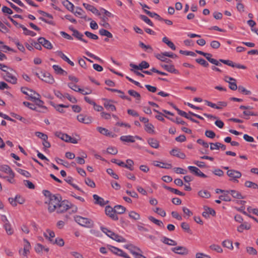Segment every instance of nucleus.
Wrapping results in <instances>:
<instances>
[{
	"instance_id": "1",
	"label": "nucleus",
	"mask_w": 258,
	"mask_h": 258,
	"mask_svg": "<svg viewBox=\"0 0 258 258\" xmlns=\"http://www.w3.org/2000/svg\"><path fill=\"white\" fill-rule=\"evenodd\" d=\"M61 197L59 195H55L51 196L48 202L45 203L48 204V210L49 213H52L55 211L60 201H61Z\"/></svg>"
},
{
	"instance_id": "2",
	"label": "nucleus",
	"mask_w": 258,
	"mask_h": 258,
	"mask_svg": "<svg viewBox=\"0 0 258 258\" xmlns=\"http://www.w3.org/2000/svg\"><path fill=\"white\" fill-rule=\"evenodd\" d=\"M213 64L217 66H221L222 64L220 62H221L223 63L224 64H227L229 66L232 67L233 68H237L238 69H246V67L245 66L240 64H237L234 63L232 61L229 60H225L220 59H219V61H218L216 59H214V60H212Z\"/></svg>"
},
{
	"instance_id": "3",
	"label": "nucleus",
	"mask_w": 258,
	"mask_h": 258,
	"mask_svg": "<svg viewBox=\"0 0 258 258\" xmlns=\"http://www.w3.org/2000/svg\"><path fill=\"white\" fill-rule=\"evenodd\" d=\"M75 221L82 226L87 228H92L94 226L93 221L87 218H84L80 216L77 215L74 217Z\"/></svg>"
},
{
	"instance_id": "4",
	"label": "nucleus",
	"mask_w": 258,
	"mask_h": 258,
	"mask_svg": "<svg viewBox=\"0 0 258 258\" xmlns=\"http://www.w3.org/2000/svg\"><path fill=\"white\" fill-rule=\"evenodd\" d=\"M35 75L42 81L52 84L54 82V79L52 76L48 72H41V76L38 73H35Z\"/></svg>"
},
{
	"instance_id": "5",
	"label": "nucleus",
	"mask_w": 258,
	"mask_h": 258,
	"mask_svg": "<svg viewBox=\"0 0 258 258\" xmlns=\"http://www.w3.org/2000/svg\"><path fill=\"white\" fill-rule=\"evenodd\" d=\"M69 202L67 200L60 201L55 211L58 214L63 213L69 209Z\"/></svg>"
},
{
	"instance_id": "6",
	"label": "nucleus",
	"mask_w": 258,
	"mask_h": 258,
	"mask_svg": "<svg viewBox=\"0 0 258 258\" xmlns=\"http://www.w3.org/2000/svg\"><path fill=\"white\" fill-rule=\"evenodd\" d=\"M205 102L208 106L217 109H222L223 107H225L227 105V102L225 101H218L217 104L208 100H205Z\"/></svg>"
},
{
	"instance_id": "7",
	"label": "nucleus",
	"mask_w": 258,
	"mask_h": 258,
	"mask_svg": "<svg viewBox=\"0 0 258 258\" xmlns=\"http://www.w3.org/2000/svg\"><path fill=\"white\" fill-rule=\"evenodd\" d=\"M171 250L176 254L185 255L188 253V249L182 246H178L171 248Z\"/></svg>"
},
{
	"instance_id": "8",
	"label": "nucleus",
	"mask_w": 258,
	"mask_h": 258,
	"mask_svg": "<svg viewBox=\"0 0 258 258\" xmlns=\"http://www.w3.org/2000/svg\"><path fill=\"white\" fill-rule=\"evenodd\" d=\"M227 174L229 177L231 178V179H230V180L233 179L237 181L236 179L240 178L241 176L240 172L233 169L228 170Z\"/></svg>"
},
{
	"instance_id": "9",
	"label": "nucleus",
	"mask_w": 258,
	"mask_h": 258,
	"mask_svg": "<svg viewBox=\"0 0 258 258\" xmlns=\"http://www.w3.org/2000/svg\"><path fill=\"white\" fill-rule=\"evenodd\" d=\"M130 67L135 70H140L142 71H143V69L149 68L150 65L149 63L146 61L143 60L139 65H137L134 63H130Z\"/></svg>"
},
{
	"instance_id": "10",
	"label": "nucleus",
	"mask_w": 258,
	"mask_h": 258,
	"mask_svg": "<svg viewBox=\"0 0 258 258\" xmlns=\"http://www.w3.org/2000/svg\"><path fill=\"white\" fill-rule=\"evenodd\" d=\"M188 169L191 173L194 174L197 176H199L203 178H206L207 176L203 173L197 167L192 166H189Z\"/></svg>"
},
{
	"instance_id": "11",
	"label": "nucleus",
	"mask_w": 258,
	"mask_h": 258,
	"mask_svg": "<svg viewBox=\"0 0 258 258\" xmlns=\"http://www.w3.org/2000/svg\"><path fill=\"white\" fill-rule=\"evenodd\" d=\"M9 201L13 207H16L17 205V203L23 204L25 202V199L20 196L17 195L14 199L10 198Z\"/></svg>"
},
{
	"instance_id": "12",
	"label": "nucleus",
	"mask_w": 258,
	"mask_h": 258,
	"mask_svg": "<svg viewBox=\"0 0 258 258\" xmlns=\"http://www.w3.org/2000/svg\"><path fill=\"white\" fill-rule=\"evenodd\" d=\"M105 213L107 215L111 218L113 220H116L118 219L116 212H115V208H112L110 206H107L105 208Z\"/></svg>"
},
{
	"instance_id": "13",
	"label": "nucleus",
	"mask_w": 258,
	"mask_h": 258,
	"mask_svg": "<svg viewBox=\"0 0 258 258\" xmlns=\"http://www.w3.org/2000/svg\"><path fill=\"white\" fill-rule=\"evenodd\" d=\"M204 209L205 211L203 212L202 215L205 218H209L210 217V215H211L212 216H215L216 212L214 209L209 208L208 206H204Z\"/></svg>"
},
{
	"instance_id": "14",
	"label": "nucleus",
	"mask_w": 258,
	"mask_h": 258,
	"mask_svg": "<svg viewBox=\"0 0 258 258\" xmlns=\"http://www.w3.org/2000/svg\"><path fill=\"white\" fill-rule=\"evenodd\" d=\"M130 253H131L135 258H137L140 254L143 253V251L139 247L130 244Z\"/></svg>"
},
{
	"instance_id": "15",
	"label": "nucleus",
	"mask_w": 258,
	"mask_h": 258,
	"mask_svg": "<svg viewBox=\"0 0 258 258\" xmlns=\"http://www.w3.org/2000/svg\"><path fill=\"white\" fill-rule=\"evenodd\" d=\"M38 41L45 48L48 49H51L52 48V45L51 43L47 40L45 39L44 37H40L38 39Z\"/></svg>"
},
{
	"instance_id": "16",
	"label": "nucleus",
	"mask_w": 258,
	"mask_h": 258,
	"mask_svg": "<svg viewBox=\"0 0 258 258\" xmlns=\"http://www.w3.org/2000/svg\"><path fill=\"white\" fill-rule=\"evenodd\" d=\"M170 154L180 159H184L186 157L184 153L181 152L178 149H173L170 151Z\"/></svg>"
},
{
	"instance_id": "17",
	"label": "nucleus",
	"mask_w": 258,
	"mask_h": 258,
	"mask_svg": "<svg viewBox=\"0 0 258 258\" xmlns=\"http://www.w3.org/2000/svg\"><path fill=\"white\" fill-rule=\"evenodd\" d=\"M77 119L79 121L86 124L90 123L91 122V117L84 115L83 114L78 115Z\"/></svg>"
},
{
	"instance_id": "18",
	"label": "nucleus",
	"mask_w": 258,
	"mask_h": 258,
	"mask_svg": "<svg viewBox=\"0 0 258 258\" xmlns=\"http://www.w3.org/2000/svg\"><path fill=\"white\" fill-rule=\"evenodd\" d=\"M153 164L155 166L159 167L165 168V169H170L172 167V166L171 164L165 163L163 162H158L157 161H154Z\"/></svg>"
},
{
	"instance_id": "19",
	"label": "nucleus",
	"mask_w": 258,
	"mask_h": 258,
	"mask_svg": "<svg viewBox=\"0 0 258 258\" xmlns=\"http://www.w3.org/2000/svg\"><path fill=\"white\" fill-rule=\"evenodd\" d=\"M83 5L87 10L91 11L93 14H95L98 15H100L98 10L96 8H95L93 6H92L91 5H89V4H88L86 3H83Z\"/></svg>"
},
{
	"instance_id": "20",
	"label": "nucleus",
	"mask_w": 258,
	"mask_h": 258,
	"mask_svg": "<svg viewBox=\"0 0 258 258\" xmlns=\"http://www.w3.org/2000/svg\"><path fill=\"white\" fill-rule=\"evenodd\" d=\"M104 106L107 110L109 111H113L116 109L115 106L111 103V100L105 99V102L104 103Z\"/></svg>"
},
{
	"instance_id": "21",
	"label": "nucleus",
	"mask_w": 258,
	"mask_h": 258,
	"mask_svg": "<svg viewBox=\"0 0 258 258\" xmlns=\"http://www.w3.org/2000/svg\"><path fill=\"white\" fill-rule=\"evenodd\" d=\"M93 199L95 201L94 204L96 205H99L100 206H103L105 205V202L104 199L97 195H94L93 196Z\"/></svg>"
},
{
	"instance_id": "22",
	"label": "nucleus",
	"mask_w": 258,
	"mask_h": 258,
	"mask_svg": "<svg viewBox=\"0 0 258 258\" xmlns=\"http://www.w3.org/2000/svg\"><path fill=\"white\" fill-rule=\"evenodd\" d=\"M5 79L7 82H9L13 84H15L17 83V78L9 72H7Z\"/></svg>"
},
{
	"instance_id": "23",
	"label": "nucleus",
	"mask_w": 258,
	"mask_h": 258,
	"mask_svg": "<svg viewBox=\"0 0 258 258\" xmlns=\"http://www.w3.org/2000/svg\"><path fill=\"white\" fill-rule=\"evenodd\" d=\"M56 53L57 55L60 57L63 60L67 61L71 66H74V63L71 61L67 56H66L62 51H58Z\"/></svg>"
},
{
	"instance_id": "24",
	"label": "nucleus",
	"mask_w": 258,
	"mask_h": 258,
	"mask_svg": "<svg viewBox=\"0 0 258 258\" xmlns=\"http://www.w3.org/2000/svg\"><path fill=\"white\" fill-rule=\"evenodd\" d=\"M27 96H28L29 97L28 99L31 100L32 101H33L34 100V99H36V97L40 96L38 93L31 89H29Z\"/></svg>"
},
{
	"instance_id": "25",
	"label": "nucleus",
	"mask_w": 258,
	"mask_h": 258,
	"mask_svg": "<svg viewBox=\"0 0 258 258\" xmlns=\"http://www.w3.org/2000/svg\"><path fill=\"white\" fill-rule=\"evenodd\" d=\"M139 46L148 53H152L153 51L152 47L149 45H146L143 42H139Z\"/></svg>"
},
{
	"instance_id": "26",
	"label": "nucleus",
	"mask_w": 258,
	"mask_h": 258,
	"mask_svg": "<svg viewBox=\"0 0 258 258\" xmlns=\"http://www.w3.org/2000/svg\"><path fill=\"white\" fill-rule=\"evenodd\" d=\"M148 144L152 147L155 149L159 148V142L154 138H150L148 140Z\"/></svg>"
},
{
	"instance_id": "27",
	"label": "nucleus",
	"mask_w": 258,
	"mask_h": 258,
	"mask_svg": "<svg viewBox=\"0 0 258 258\" xmlns=\"http://www.w3.org/2000/svg\"><path fill=\"white\" fill-rule=\"evenodd\" d=\"M72 35L77 38L78 39L85 42L87 43V40L83 38V35L81 34L80 32H79L77 30H74V33H73Z\"/></svg>"
},
{
	"instance_id": "28",
	"label": "nucleus",
	"mask_w": 258,
	"mask_h": 258,
	"mask_svg": "<svg viewBox=\"0 0 258 258\" xmlns=\"http://www.w3.org/2000/svg\"><path fill=\"white\" fill-rule=\"evenodd\" d=\"M52 68L53 70H54L55 72L59 75H67V72L62 69L60 67H59L58 65H53L52 66Z\"/></svg>"
},
{
	"instance_id": "29",
	"label": "nucleus",
	"mask_w": 258,
	"mask_h": 258,
	"mask_svg": "<svg viewBox=\"0 0 258 258\" xmlns=\"http://www.w3.org/2000/svg\"><path fill=\"white\" fill-rule=\"evenodd\" d=\"M0 170L8 174L13 172L12 169L8 165H0Z\"/></svg>"
},
{
	"instance_id": "30",
	"label": "nucleus",
	"mask_w": 258,
	"mask_h": 258,
	"mask_svg": "<svg viewBox=\"0 0 258 258\" xmlns=\"http://www.w3.org/2000/svg\"><path fill=\"white\" fill-rule=\"evenodd\" d=\"M251 228V226L250 224H248L246 222H245L243 224H241L240 226L237 227V231L239 232L242 233L244 229L249 230Z\"/></svg>"
},
{
	"instance_id": "31",
	"label": "nucleus",
	"mask_w": 258,
	"mask_h": 258,
	"mask_svg": "<svg viewBox=\"0 0 258 258\" xmlns=\"http://www.w3.org/2000/svg\"><path fill=\"white\" fill-rule=\"evenodd\" d=\"M50 104L53 106L55 109L58 111V112L60 113H63V110L62 108H68L69 107L68 105H66L63 104H58V105H55L53 102H51Z\"/></svg>"
},
{
	"instance_id": "32",
	"label": "nucleus",
	"mask_w": 258,
	"mask_h": 258,
	"mask_svg": "<svg viewBox=\"0 0 258 258\" xmlns=\"http://www.w3.org/2000/svg\"><path fill=\"white\" fill-rule=\"evenodd\" d=\"M161 241L164 243L169 245H176L177 242L172 239H169L166 237H163V238L161 239Z\"/></svg>"
},
{
	"instance_id": "33",
	"label": "nucleus",
	"mask_w": 258,
	"mask_h": 258,
	"mask_svg": "<svg viewBox=\"0 0 258 258\" xmlns=\"http://www.w3.org/2000/svg\"><path fill=\"white\" fill-rule=\"evenodd\" d=\"M130 96H132L136 98V102L139 103L141 101V96L140 93L134 90H130Z\"/></svg>"
},
{
	"instance_id": "34",
	"label": "nucleus",
	"mask_w": 258,
	"mask_h": 258,
	"mask_svg": "<svg viewBox=\"0 0 258 258\" xmlns=\"http://www.w3.org/2000/svg\"><path fill=\"white\" fill-rule=\"evenodd\" d=\"M166 55H164V52L161 53L160 54H158L156 55V58L162 61L170 63L172 61L171 60L166 58Z\"/></svg>"
},
{
	"instance_id": "35",
	"label": "nucleus",
	"mask_w": 258,
	"mask_h": 258,
	"mask_svg": "<svg viewBox=\"0 0 258 258\" xmlns=\"http://www.w3.org/2000/svg\"><path fill=\"white\" fill-rule=\"evenodd\" d=\"M68 86L69 88H70L72 90H74L75 91L79 92L81 93V94H86V93H84L83 89L80 88L79 86L74 84L72 83H69Z\"/></svg>"
},
{
	"instance_id": "36",
	"label": "nucleus",
	"mask_w": 258,
	"mask_h": 258,
	"mask_svg": "<svg viewBox=\"0 0 258 258\" xmlns=\"http://www.w3.org/2000/svg\"><path fill=\"white\" fill-rule=\"evenodd\" d=\"M162 41L165 44H166L172 50H175L176 49V46H175L174 43L171 41H170L167 37H163L162 39Z\"/></svg>"
},
{
	"instance_id": "37",
	"label": "nucleus",
	"mask_w": 258,
	"mask_h": 258,
	"mask_svg": "<svg viewBox=\"0 0 258 258\" xmlns=\"http://www.w3.org/2000/svg\"><path fill=\"white\" fill-rule=\"evenodd\" d=\"M110 238L119 242H124L126 241L123 237L114 232Z\"/></svg>"
},
{
	"instance_id": "38",
	"label": "nucleus",
	"mask_w": 258,
	"mask_h": 258,
	"mask_svg": "<svg viewBox=\"0 0 258 258\" xmlns=\"http://www.w3.org/2000/svg\"><path fill=\"white\" fill-rule=\"evenodd\" d=\"M230 194L235 199H242L245 198L244 197H243L241 195L240 192L235 190H230Z\"/></svg>"
},
{
	"instance_id": "39",
	"label": "nucleus",
	"mask_w": 258,
	"mask_h": 258,
	"mask_svg": "<svg viewBox=\"0 0 258 258\" xmlns=\"http://www.w3.org/2000/svg\"><path fill=\"white\" fill-rule=\"evenodd\" d=\"M19 27L21 28L24 31V34L26 35H30L31 36H35L36 35V33L32 31L29 30L27 29L23 25H20Z\"/></svg>"
},
{
	"instance_id": "40",
	"label": "nucleus",
	"mask_w": 258,
	"mask_h": 258,
	"mask_svg": "<svg viewBox=\"0 0 258 258\" xmlns=\"http://www.w3.org/2000/svg\"><path fill=\"white\" fill-rule=\"evenodd\" d=\"M63 6L70 11L73 12L74 11V6L68 0H66L62 3Z\"/></svg>"
},
{
	"instance_id": "41",
	"label": "nucleus",
	"mask_w": 258,
	"mask_h": 258,
	"mask_svg": "<svg viewBox=\"0 0 258 258\" xmlns=\"http://www.w3.org/2000/svg\"><path fill=\"white\" fill-rule=\"evenodd\" d=\"M44 236L46 238H48L50 242V239H53L52 238L54 237L55 236V233L53 231L47 229L46 230V232L44 233Z\"/></svg>"
},
{
	"instance_id": "42",
	"label": "nucleus",
	"mask_w": 258,
	"mask_h": 258,
	"mask_svg": "<svg viewBox=\"0 0 258 258\" xmlns=\"http://www.w3.org/2000/svg\"><path fill=\"white\" fill-rule=\"evenodd\" d=\"M198 195L202 198L208 199L211 197V194L206 190H202L198 192Z\"/></svg>"
},
{
	"instance_id": "43",
	"label": "nucleus",
	"mask_w": 258,
	"mask_h": 258,
	"mask_svg": "<svg viewBox=\"0 0 258 258\" xmlns=\"http://www.w3.org/2000/svg\"><path fill=\"white\" fill-rule=\"evenodd\" d=\"M148 219L150 221H151V222H152L153 223H155V224H156L157 225H158L160 227H164V224L161 221L157 220L152 216H149L148 217Z\"/></svg>"
},
{
	"instance_id": "44",
	"label": "nucleus",
	"mask_w": 258,
	"mask_h": 258,
	"mask_svg": "<svg viewBox=\"0 0 258 258\" xmlns=\"http://www.w3.org/2000/svg\"><path fill=\"white\" fill-rule=\"evenodd\" d=\"M9 176H4V179H6L7 180L10 182V183H15V180L14 179L15 174L13 172L10 174H9Z\"/></svg>"
},
{
	"instance_id": "45",
	"label": "nucleus",
	"mask_w": 258,
	"mask_h": 258,
	"mask_svg": "<svg viewBox=\"0 0 258 258\" xmlns=\"http://www.w3.org/2000/svg\"><path fill=\"white\" fill-rule=\"evenodd\" d=\"M50 242L52 244H56L60 246H63L64 244L63 240L59 238H57L54 240L53 239H50Z\"/></svg>"
},
{
	"instance_id": "46",
	"label": "nucleus",
	"mask_w": 258,
	"mask_h": 258,
	"mask_svg": "<svg viewBox=\"0 0 258 258\" xmlns=\"http://www.w3.org/2000/svg\"><path fill=\"white\" fill-rule=\"evenodd\" d=\"M4 226L8 235H10L13 234L14 231L12 228L11 225L10 223L4 224Z\"/></svg>"
},
{
	"instance_id": "47",
	"label": "nucleus",
	"mask_w": 258,
	"mask_h": 258,
	"mask_svg": "<svg viewBox=\"0 0 258 258\" xmlns=\"http://www.w3.org/2000/svg\"><path fill=\"white\" fill-rule=\"evenodd\" d=\"M181 227L183 230L186 232L188 233L191 234L192 232L190 229L189 225L188 223L186 222H182L181 224Z\"/></svg>"
},
{
	"instance_id": "48",
	"label": "nucleus",
	"mask_w": 258,
	"mask_h": 258,
	"mask_svg": "<svg viewBox=\"0 0 258 258\" xmlns=\"http://www.w3.org/2000/svg\"><path fill=\"white\" fill-rule=\"evenodd\" d=\"M97 131L102 135L108 136L111 135V132H110L107 129L105 128H103L102 127H98Z\"/></svg>"
},
{
	"instance_id": "49",
	"label": "nucleus",
	"mask_w": 258,
	"mask_h": 258,
	"mask_svg": "<svg viewBox=\"0 0 258 258\" xmlns=\"http://www.w3.org/2000/svg\"><path fill=\"white\" fill-rule=\"evenodd\" d=\"M23 104H24L25 106H26V107H27L29 108L30 109H32V110H36V111H38V112H44V111H41V110H37L36 107V106H35V105H34V104H32V103H29V102H26V101H24V102H23Z\"/></svg>"
},
{
	"instance_id": "50",
	"label": "nucleus",
	"mask_w": 258,
	"mask_h": 258,
	"mask_svg": "<svg viewBox=\"0 0 258 258\" xmlns=\"http://www.w3.org/2000/svg\"><path fill=\"white\" fill-rule=\"evenodd\" d=\"M99 34L102 36H107L108 38H112L113 37L112 34L108 31L101 29L99 30Z\"/></svg>"
},
{
	"instance_id": "51",
	"label": "nucleus",
	"mask_w": 258,
	"mask_h": 258,
	"mask_svg": "<svg viewBox=\"0 0 258 258\" xmlns=\"http://www.w3.org/2000/svg\"><path fill=\"white\" fill-rule=\"evenodd\" d=\"M140 18L143 21H144L145 23L148 24L149 25L151 26H153V23L150 20V19H149L146 16L143 15H140L139 16Z\"/></svg>"
},
{
	"instance_id": "52",
	"label": "nucleus",
	"mask_w": 258,
	"mask_h": 258,
	"mask_svg": "<svg viewBox=\"0 0 258 258\" xmlns=\"http://www.w3.org/2000/svg\"><path fill=\"white\" fill-rule=\"evenodd\" d=\"M114 208H115V212H116V214H122L125 212V208L124 207L120 206V205L115 206L114 207Z\"/></svg>"
},
{
	"instance_id": "53",
	"label": "nucleus",
	"mask_w": 258,
	"mask_h": 258,
	"mask_svg": "<svg viewBox=\"0 0 258 258\" xmlns=\"http://www.w3.org/2000/svg\"><path fill=\"white\" fill-rule=\"evenodd\" d=\"M145 131L149 134H153L154 133L153 125L149 123L146 124Z\"/></svg>"
},
{
	"instance_id": "54",
	"label": "nucleus",
	"mask_w": 258,
	"mask_h": 258,
	"mask_svg": "<svg viewBox=\"0 0 258 258\" xmlns=\"http://www.w3.org/2000/svg\"><path fill=\"white\" fill-rule=\"evenodd\" d=\"M66 181L71 185L73 187L78 190H81V189L76 184L73 183V178L71 176H68L66 179Z\"/></svg>"
},
{
	"instance_id": "55",
	"label": "nucleus",
	"mask_w": 258,
	"mask_h": 258,
	"mask_svg": "<svg viewBox=\"0 0 258 258\" xmlns=\"http://www.w3.org/2000/svg\"><path fill=\"white\" fill-rule=\"evenodd\" d=\"M83 13H84V11H83V10L81 8H80L79 7H77L76 11L75 12V14L76 16H80V17L81 18H83V19H85L86 18L87 16H83Z\"/></svg>"
},
{
	"instance_id": "56",
	"label": "nucleus",
	"mask_w": 258,
	"mask_h": 258,
	"mask_svg": "<svg viewBox=\"0 0 258 258\" xmlns=\"http://www.w3.org/2000/svg\"><path fill=\"white\" fill-rule=\"evenodd\" d=\"M222 245L224 247H226L230 249H232L233 248L232 241L229 240H224L222 242Z\"/></svg>"
},
{
	"instance_id": "57",
	"label": "nucleus",
	"mask_w": 258,
	"mask_h": 258,
	"mask_svg": "<svg viewBox=\"0 0 258 258\" xmlns=\"http://www.w3.org/2000/svg\"><path fill=\"white\" fill-rule=\"evenodd\" d=\"M210 248L213 250H215L219 253H221L223 252V250L221 246L217 244H212L210 245Z\"/></svg>"
},
{
	"instance_id": "58",
	"label": "nucleus",
	"mask_w": 258,
	"mask_h": 258,
	"mask_svg": "<svg viewBox=\"0 0 258 258\" xmlns=\"http://www.w3.org/2000/svg\"><path fill=\"white\" fill-rule=\"evenodd\" d=\"M39 97H36V99H34L33 101H35L36 102V104L41 107L42 109H44L45 110H47V107L43 106V104L44 103L43 101L39 99Z\"/></svg>"
},
{
	"instance_id": "59",
	"label": "nucleus",
	"mask_w": 258,
	"mask_h": 258,
	"mask_svg": "<svg viewBox=\"0 0 258 258\" xmlns=\"http://www.w3.org/2000/svg\"><path fill=\"white\" fill-rule=\"evenodd\" d=\"M225 81L229 83V87L232 90H236L237 89V86L236 83V81L230 82L227 79H225Z\"/></svg>"
},
{
	"instance_id": "60",
	"label": "nucleus",
	"mask_w": 258,
	"mask_h": 258,
	"mask_svg": "<svg viewBox=\"0 0 258 258\" xmlns=\"http://www.w3.org/2000/svg\"><path fill=\"white\" fill-rule=\"evenodd\" d=\"M196 61L197 63L200 64L204 67H208L209 66L208 62L202 58H197L196 59Z\"/></svg>"
},
{
	"instance_id": "61",
	"label": "nucleus",
	"mask_w": 258,
	"mask_h": 258,
	"mask_svg": "<svg viewBox=\"0 0 258 258\" xmlns=\"http://www.w3.org/2000/svg\"><path fill=\"white\" fill-rule=\"evenodd\" d=\"M107 17H102L101 20V25L103 26L104 28L108 29L110 28V25L109 23L107 22L108 21Z\"/></svg>"
},
{
	"instance_id": "62",
	"label": "nucleus",
	"mask_w": 258,
	"mask_h": 258,
	"mask_svg": "<svg viewBox=\"0 0 258 258\" xmlns=\"http://www.w3.org/2000/svg\"><path fill=\"white\" fill-rule=\"evenodd\" d=\"M35 135L37 137L40 138L43 141L47 140L48 139V136L46 134L42 133L41 132H36L35 133Z\"/></svg>"
},
{
	"instance_id": "63",
	"label": "nucleus",
	"mask_w": 258,
	"mask_h": 258,
	"mask_svg": "<svg viewBox=\"0 0 258 258\" xmlns=\"http://www.w3.org/2000/svg\"><path fill=\"white\" fill-rule=\"evenodd\" d=\"M167 71L169 73H173L175 74H178L179 71L175 69L174 66L172 64H170L168 66V68H167Z\"/></svg>"
},
{
	"instance_id": "64",
	"label": "nucleus",
	"mask_w": 258,
	"mask_h": 258,
	"mask_svg": "<svg viewBox=\"0 0 258 258\" xmlns=\"http://www.w3.org/2000/svg\"><path fill=\"white\" fill-rule=\"evenodd\" d=\"M114 250L117 251V253L116 254L117 255L122 256L124 258H129V256L127 255V254L123 252L121 249L118 248L114 249Z\"/></svg>"
}]
</instances>
